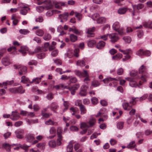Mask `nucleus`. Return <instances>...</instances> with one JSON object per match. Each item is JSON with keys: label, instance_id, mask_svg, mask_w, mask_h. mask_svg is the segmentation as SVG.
Wrapping results in <instances>:
<instances>
[{"label": "nucleus", "instance_id": "48", "mask_svg": "<svg viewBox=\"0 0 152 152\" xmlns=\"http://www.w3.org/2000/svg\"><path fill=\"white\" fill-rule=\"evenodd\" d=\"M76 64L77 66L82 67L85 65V62L82 60H79L77 61Z\"/></svg>", "mask_w": 152, "mask_h": 152}, {"label": "nucleus", "instance_id": "62", "mask_svg": "<svg viewBox=\"0 0 152 152\" xmlns=\"http://www.w3.org/2000/svg\"><path fill=\"white\" fill-rule=\"evenodd\" d=\"M43 138V137L42 135H38L36 137L37 140H34L33 142V144H35L37 143L38 141H40Z\"/></svg>", "mask_w": 152, "mask_h": 152}, {"label": "nucleus", "instance_id": "60", "mask_svg": "<svg viewBox=\"0 0 152 152\" xmlns=\"http://www.w3.org/2000/svg\"><path fill=\"white\" fill-rule=\"evenodd\" d=\"M46 56L45 52H42L37 54V57L39 59H42L44 58Z\"/></svg>", "mask_w": 152, "mask_h": 152}, {"label": "nucleus", "instance_id": "43", "mask_svg": "<svg viewBox=\"0 0 152 152\" xmlns=\"http://www.w3.org/2000/svg\"><path fill=\"white\" fill-rule=\"evenodd\" d=\"M41 79V77H36L32 79V81H31V83H34L35 84H37L39 83Z\"/></svg>", "mask_w": 152, "mask_h": 152}, {"label": "nucleus", "instance_id": "6", "mask_svg": "<svg viewBox=\"0 0 152 152\" xmlns=\"http://www.w3.org/2000/svg\"><path fill=\"white\" fill-rule=\"evenodd\" d=\"M14 68L15 69H18L19 74L20 75L25 74L27 72V67L23 66L19 64H15L13 66Z\"/></svg>", "mask_w": 152, "mask_h": 152}, {"label": "nucleus", "instance_id": "9", "mask_svg": "<svg viewBox=\"0 0 152 152\" xmlns=\"http://www.w3.org/2000/svg\"><path fill=\"white\" fill-rule=\"evenodd\" d=\"M83 73L80 72L78 70H75L74 72L75 74L80 77H83L88 76V74L86 70H83Z\"/></svg>", "mask_w": 152, "mask_h": 152}, {"label": "nucleus", "instance_id": "38", "mask_svg": "<svg viewBox=\"0 0 152 152\" xmlns=\"http://www.w3.org/2000/svg\"><path fill=\"white\" fill-rule=\"evenodd\" d=\"M144 7V5L142 3H140L138 4L137 5H134L132 6V7L134 9H135L136 8L138 10L141 9Z\"/></svg>", "mask_w": 152, "mask_h": 152}, {"label": "nucleus", "instance_id": "29", "mask_svg": "<svg viewBox=\"0 0 152 152\" xmlns=\"http://www.w3.org/2000/svg\"><path fill=\"white\" fill-rule=\"evenodd\" d=\"M56 132V129L54 127H52L49 130L50 134L53 135L50 137V138H53L55 137V136Z\"/></svg>", "mask_w": 152, "mask_h": 152}, {"label": "nucleus", "instance_id": "21", "mask_svg": "<svg viewBox=\"0 0 152 152\" xmlns=\"http://www.w3.org/2000/svg\"><path fill=\"white\" fill-rule=\"evenodd\" d=\"M75 142L73 140L71 141L69 143L68 145L67 146V152H72L73 149V144Z\"/></svg>", "mask_w": 152, "mask_h": 152}, {"label": "nucleus", "instance_id": "42", "mask_svg": "<svg viewBox=\"0 0 152 152\" xmlns=\"http://www.w3.org/2000/svg\"><path fill=\"white\" fill-rule=\"evenodd\" d=\"M63 137L61 135H58L56 143L57 145H60L61 144V141L62 140Z\"/></svg>", "mask_w": 152, "mask_h": 152}, {"label": "nucleus", "instance_id": "47", "mask_svg": "<svg viewBox=\"0 0 152 152\" xmlns=\"http://www.w3.org/2000/svg\"><path fill=\"white\" fill-rule=\"evenodd\" d=\"M148 77V75L147 74H145L144 75H142L140 77L138 78L139 79H140L141 81L143 83L146 82L147 81L146 78Z\"/></svg>", "mask_w": 152, "mask_h": 152}, {"label": "nucleus", "instance_id": "15", "mask_svg": "<svg viewBox=\"0 0 152 152\" xmlns=\"http://www.w3.org/2000/svg\"><path fill=\"white\" fill-rule=\"evenodd\" d=\"M148 71V68L146 66L143 65H141L139 68L138 72L140 74H147Z\"/></svg>", "mask_w": 152, "mask_h": 152}, {"label": "nucleus", "instance_id": "17", "mask_svg": "<svg viewBox=\"0 0 152 152\" xmlns=\"http://www.w3.org/2000/svg\"><path fill=\"white\" fill-rule=\"evenodd\" d=\"M69 31H72L75 34L79 35H81L83 34L82 31L78 30L75 26H73L72 28H70Z\"/></svg>", "mask_w": 152, "mask_h": 152}, {"label": "nucleus", "instance_id": "36", "mask_svg": "<svg viewBox=\"0 0 152 152\" xmlns=\"http://www.w3.org/2000/svg\"><path fill=\"white\" fill-rule=\"evenodd\" d=\"M105 42L103 41H101L99 42L96 45L97 48L99 49L102 48L105 46Z\"/></svg>", "mask_w": 152, "mask_h": 152}, {"label": "nucleus", "instance_id": "30", "mask_svg": "<svg viewBox=\"0 0 152 152\" xmlns=\"http://www.w3.org/2000/svg\"><path fill=\"white\" fill-rule=\"evenodd\" d=\"M27 141L29 142H31L34 139V137L31 134H28L26 136Z\"/></svg>", "mask_w": 152, "mask_h": 152}, {"label": "nucleus", "instance_id": "8", "mask_svg": "<svg viewBox=\"0 0 152 152\" xmlns=\"http://www.w3.org/2000/svg\"><path fill=\"white\" fill-rule=\"evenodd\" d=\"M119 50L120 52L123 53L124 54H127V55L125 56L126 59L127 60L131 58V56L128 55L129 54H132V51L131 49H127L125 50H123L121 49L120 48H119Z\"/></svg>", "mask_w": 152, "mask_h": 152}, {"label": "nucleus", "instance_id": "57", "mask_svg": "<svg viewBox=\"0 0 152 152\" xmlns=\"http://www.w3.org/2000/svg\"><path fill=\"white\" fill-rule=\"evenodd\" d=\"M45 9L44 6H39L36 7V10L39 12H41Z\"/></svg>", "mask_w": 152, "mask_h": 152}, {"label": "nucleus", "instance_id": "13", "mask_svg": "<svg viewBox=\"0 0 152 152\" xmlns=\"http://www.w3.org/2000/svg\"><path fill=\"white\" fill-rule=\"evenodd\" d=\"M88 88V86L83 85L81 87L80 91L79 94L81 96H85L86 95V91Z\"/></svg>", "mask_w": 152, "mask_h": 152}, {"label": "nucleus", "instance_id": "33", "mask_svg": "<svg viewBox=\"0 0 152 152\" xmlns=\"http://www.w3.org/2000/svg\"><path fill=\"white\" fill-rule=\"evenodd\" d=\"M51 35L48 33H46L43 37V39L45 41H49L51 38Z\"/></svg>", "mask_w": 152, "mask_h": 152}, {"label": "nucleus", "instance_id": "55", "mask_svg": "<svg viewBox=\"0 0 152 152\" xmlns=\"http://www.w3.org/2000/svg\"><path fill=\"white\" fill-rule=\"evenodd\" d=\"M54 63L58 66L61 65L62 64L61 60L58 58H56L53 60Z\"/></svg>", "mask_w": 152, "mask_h": 152}, {"label": "nucleus", "instance_id": "49", "mask_svg": "<svg viewBox=\"0 0 152 152\" xmlns=\"http://www.w3.org/2000/svg\"><path fill=\"white\" fill-rule=\"evenodd\" d=\"M48 144L50 147L51 148H54L57 146L56 142L54 140L50 141Z\"/></svg>", "mask_w": 152, "mask_h": 152}, {"label": "nucleus", "instance_id": "61", "mask_svg": "<svg viewBox=\"0 0 152 152\" xmlns=\"http://www.w3.org/2000/svg\"><path fill=\"white\" fill-rule=\"evenodd\" d=\"M100 84L97 81L94 80L92 82L91 85L94 87H96L99 86Z\"/></svg>", "mask_w": 152, "mask_h": 152}, {"label": "nucleus", "instance_id": "45", "mask_svg": "<svg viewBox=\"0 0 152 152\" xmlns=\"http://www.w3.org/2000/svg\"><path fill=\"white\" fill-rule=\"evenodd\" d=\"M123 39L126 43H130L132 41L131 38L129 36L124 37Z\"/></svg>", "mask_w": 152, "mask_h": 152}, {"label": "nucleus", "instance_id": "5", "mask_svg": "<svg viewBox=\"0 0 152 152\" xmlns=\"http://www.w3.org/2000/svg\"><path fill=\"white\" fill-rule=\"evenodd\" d=\"M19 6L20 14L21 15H26L28 11L30 10L27 5L24 3H20L19 4Z\"/></svg>", "mask_w": 152, "mask_h": 152}, {"label": "nucleus", "instance_id": "35", "mask_svg": "<svg viewBox=\"0 0 152 152\" xmlns=\"http://www.w3.org/2000/svg\"><path fill=\"white\" fill-rule=\"evenodd\" d=\"M136 147V145L135 144V142L132 141L130 142L129 145L127 146L126 148L129 149H132L135 148Z\"/></svg>", "mask_w": 152, "mask_h": 152}, {"label": "nucleus", "instance_id": "7", "mask_svg": "<svg viewBox=\"0 0 152 152\" xmlns=\"http://www.w3.org/2000/svg\"><path fill=\"white\" fill-rule=\"evenodd\" d=\"M136 54L140 56H150L151 52L149 50H144L142 49H140L136 52Z\"/></svg>", "mask_w": 152, "mask_h": 152}, {"label": "nucleus", "instance_id": "58", "mask_svg": "<svg viewBox=\"0 0 152 152\" xmlns=\"http://www.w3.org/2000/svg\"><path fill=\"white\" fill-rule=\"evenodd\" d=\"M152 24V22H145L143 24V26L145 28H152V26L151 24Z\"/></svg>", "mask_w": 152, "mask_h": 152}, {"label": "nucleus", "instance_id": "37", "mask_svg": "<svg viewBox=\"0 0 152 152\" xmlns=\"http://www.w3.org/2000/svg\"><path fill=\"white\" fill-rule=\"evenodd\" d=\"M14 145H18V147H17L16 148H14V149L15 150H18L19 149V147H20L21 148H22L26 149V148H27L29 146H28L27 145H26L25 144H23V145H21L20 144H14Z\"/></svg>", "mask_w": 152, "mask_h": 152}, {"label": "nucleus", "instance_id": "26", "mask_svg": "<svg viewBox=\"0 0 152 152\" xmlns=\"http://www.w3.org/2000/svg\"><path fill=\"white\" fill-rule=\"evenodd\" d=\"M96 122V120L95 118L92 117H91L89 119V121L87 122L89 127H92L95 124Z\"/></svg>", "mask_w": 152, "mask_h": 152}, {"label": "nucleus", "instance_id": "63", "mask_svg": "<svg viewBox=\"0 0 152 152\" xmlns=\"http://www.w3.org/2000/svg\"><path fill=\"white\" fill-rule=\"evenodd\" d=\"M17 88V93H20L21 94L25 92V90L23 89L22 86H20Z\"/></svg>", "mask_w": 152, "mask_h": 152}, {"label": "nucleus", "instance_id": "25", "mask_svg": "<svg viewBox=\"0 0 152 152\" xmlns=\"http://www.w3.org/2000/svg\"><path fill=\"white\" fill-rule=\"evenodd\" d=\"M107 19L103 17H99L97 18V23L99 24H102L106 22Z\"/></svg>", "mask_w": 152, "mask_h": 152}, {"label": "nucleus", "instance_id": "24", "mask_svg": "<svg viewBox=\"0 0 152 152\" xmlns=\"http://www.w3.org/2000/svg\"><path fill=\"white\" fill-rule=\"evenodd\" d=\"M13 82L14 81L13 80H8L5 82H3L2 83H0V85L2 87H4V88H7L6 86L11 85L13 83Z\"/></svg>", "mask_w": 152, "mask_h": 152}, {"label": "nucleus", "instance_id": "2", "mask_svg": "<svg viewBox=\"0 0 152 152\" xmlns=\"http://www.w3.org/2000/svg\"><path fill=\"white\" fill-rule=\"evenodd\" d=\"M79 49H75L74 50L72 49L68 50L66 53L64 54V58H70L75 56L76 57H79Z\"/></svg>", "mask_w": 152, "mask_h": 152}, {"label": "nucleus", "instance_id": "56", "mask_svg": "<svg viewBox=\"0 0 152 152\" xmlns=\"http://www.w3.org/2000/svg\"><path fill=\"white\" fill-rule=\"evenodd\" d=\"M19 32L21 34L26 35L28 34L29 31L26 29H20L19 30Z\"/></svg>", "mask_w": 152, "mask_h": 152}, {"label": "nucleus", "instance_id": "4", "mask_svg": "<svg viewBox=\"0 0 152 152\" xmlns=\"http://www.w3.org/2000/svg\"><path fill=\"white\" fill-rule=\"evenodd\" d=\"M60 88L63 89L67 88L71 91V93L72 95L75 94V91L77 90L80 87V85L78 84H76L74 85L71 87H68L67 86H64L63 84H61L60 85Z\"/></svg>", "mask_w": 152, "mask_h": 152}, {"label": "nucleus", "instance_id": "40", "mask_svg": "<svg viewBox=\"0 0 152 152\" xmlns=\"http://www.w3.org/2000/svg\"><path fill=\"white\" fill-rule=\"evenodd\" d=\"M3 148H5L7 151H10L11 145L7 143H4L2 145Z\"/></svg>", "mask_w": 152, "mask_h": 152}, {"label": "nucleus", "instance_id": "20", "mask_svg": "<svg viewBox=\"0 0 152 152\" xmlns=\"http://www.w3.org/2000/svg\"><path fill=\"white\" fill-rule=\"evenodd\" d=\"M122 106L124 109L125 110H129L132 107V105L127 102H124L122 104Z\"/></svg>", "mask_w": 152, "mask_h": 152}, {"label": "nucleus", "instance_id": "54", "mask_svg": "<svg viewBox=\"0 0 152 152\" xmlns=\"http://www.w3.org/2000/svg\"><path fill=\"white\" fill-rule=\"evenodd\" d=\"M70 110L71 112H73L72 113V115H74L75 113H77L78 111V109L76 107H72L70 108Z\"/></svg>", "mask_w": 152, "mask_h": 152}, {"label": "nucleus", "instance_id": "51", "mask_svg": "<svg viewBox=\"0 0 152 152\" xmlns=\"http://www.w3.org/2000/svg\"><path fill=\"white\" fill-rule=\"evenodd\" d=\"M63 105L65 108L63 110V112H64L68 108L69 103L68 102L64 101Z\"/></svg>", "mask_w": 152, "mask_h": 152}, {"label": "nucleus", "instance_id": "50", "mask_svg": "<svg viewBox=\"0 0 152 152\" xmlns=\"http://www.w3.org/2000/svg\"><path fill=\"white\" fill-rule=\"evenodd\" d=\"M124 123L123 121H120L118 122L117 124V128L119 129H123Z\"/></svg>", "mask_w": 152, "mask_h": 152}, {"label": "nucleus", "instance_id": "11", "mask_svg": "<svg viewBox=\"0 0 152 152\" xmlns=\"http://www.w3.org/2000/svg\"><path fill=\"white\" fill-rule=\"evenodd\" d=\"M53 3L55 8L58 9H61L62 7L65 6L66 4V2H58L55 1H53Z\"/></svg>", "mask_w": 152, "mask_h": 152}, {"label": "nucleus", "instance_id": "16", "mask_svg": "<svg viewBox=\"0 0 152 152\" xmlns=\"http://www.w3.org/2000/svg\"><path fill=\"white\" fill-rule=\"evenodd\" d=\"M2 63L4 66H7L11 64V61L8 57H6L3 58L2 59Z\"/></svg>", "mask_w": 152, "mask_h": 152}, {"label": "nucleus", "instance_id": "19", "mask_svg": "<svg viewBox=\"0 0 152 152\" xmlns=\"http://www.w3.org/2000/svg\"><path fill=\"white\" fill-rule=\"evenodd\" d=\"M95 30V28L92 27L91 28H89L87 29L86 33L88 34V37H92L94 36L93 32Z\"/></svg>", "mask_w": 152, "mask_h": 152}, {"label": "nucleus", "instance_id": "28", "mask_svg": "<svg viewBox=\"0 0 152 152\" xmlns=\"http://www.w3.org/2000/svg\"><path fill=\"white\" fill-rule=\"evenodd\" d=\"M21 78V82H22L24 83H31V81L28 78L26 77L25 76H22Z\"/></svg>", "mask_w": 152, "mask_h": 152}, {"label": "nucleus", "instance_id": "41", "mask_svg": "<svg viewBox=\"0 0 152 152\" xmlns=\"http://www.w3.org/2000/svg\"><path fill=\"white\" fill-rule=\"evenodd\" d=\"M35 33L39 37H42L44 34V31L42 29H38Z\"/></svg>", "mask_w": 152, "mask_h": 152}, {"label": "nucleus", "instance_id": "23", "mask_svg": "<svg viewBox=\"0 0 152 152\" xmlns=\"http://www.w3.org/2000/svg\"><path fill=\"white\" fill-rule=\"evenodd\" d=\"M68 13L67 12H66L63 14L59 15L58 16V18L64 20L65 21H66L68 19Z\"/></svg>", "mask_w": 152, "mask_h": 152}, {"label": "nucleus", "instance_id": "31", "mask_svg": "<svg viewBox=\"0 0 152 152\" xmlns=\"http://www.w3.org/2000/svg\"><path fill=\"white\" fill-rule=\"evenodd\" d=\"M127 11V9L126 7H121L118 10V13L120 15H123L125 14Z\"/></svg>", "mask_w": 152, "mask_h": 152}, {"label": "nucleus", "instance_id": "3", "mask_svg": "<svg viewBox=\"0 0 152 152\" xmlns=\"http://www.w3.org/2000/svg\"><path fill=\"white\" fill-rule=\"evenodd\" d=\"M125 79L129 81V85L131 87L134 88L138 87L139 88H141L140 86L142 84V82L141 80L139 81L138 84L135 80L134 78L128 77L125 78Z\"/></svg>", "mask_w": 152, "mask_h": 152}, {"label": "nucleus", "instance_id": "39", "mask_svg": "<svg viewBox=\"0 0 152 152\" xmlns=\"http://www.w3.org/2000/svg\"><path fill=\"white\" fill-rule=\"evenodd\" d=\"M70 40L72 42H75L77 40V37L73 34H71L69 35Z\"/></svg>", "mask_w": 152, "mask_h": 152}, {"label": "nucleus", "instance_id": "44", "mask_svg": "<svg viewBox=\"0 0 152 152\" xmlns=\"http://www.w3.org/2000/svg\"><path fill=\"white\" fill-rule=\"evenodd\" d=\"M123 56L120 53H118L115 56L112 57V59L114 60H118L121 58Z\"/></svg>", "mask_w": 152, "mask_h": 152}, {"label": "nucleus", "instance_id": "53", "mask_svg": "<svg viewBox=\"0 0 152 152\" xmlns=\"http://www.w3.org/2000/svg\"><path fill=\"white\" fill-rule=\"evenodd\" d=\"M80 127L81 128H84L86 127H89V125L87 123L85 122H81L80 123Z\"/></svg>", "mask_w": 152, "mask_h": 152}, {"label": "nucleus", "instance_id": "34", "mask_svg": "<svg viewBox=\"0 0 152 152\" xmlns=\"http://www.w3.org/2000/svg\"><path fill=\"white\" fill-rule=\"evenodd\" d=\"M16 50V48L14 46H11L7 49L8 52H12V53L13 54H15L17 53Z\"/></svg>", "mask_w": 152, "mask_h": 152}, {"label": "nucleus", "instance_id": "52", "mask_svg": "<svg viewBox=\"0 0 152 152\" xmlns=\"http://www.w3.org/2000/svg\"><path fill=\"white\" fill-rule=\"evenodd\" d=\"M95 43L96 42L94 40H89L88 42V45L89 47L91 48L94 45Z\"/></svg>", "mask_w": 152, "mask_h": 152}, {"label": "nucleus", "instance_id": "10", "mask_svg": "<svg viewBox=\"0 0 152 152\" xmlns=\"http://www.w3.org/2000/svg\"><path fill=\"white\" fill-rule=\"evenodd\" d=\"M109 36L112 42H116L118 39V37L117 33H112L109 34Z\"/></svg>", "mask_w": 152, "mask_h": 152}, {"label": "nucleus", "instance_id": "27", "mask_svg": "<svg viewBox=\"0 0 152 152\" xmlns=\"http://www.w3.org/2000/svg\"><path fill=\"white\" fill-rule=\"evenodd\" d=\"M120 27V24L118 22H115L113 24L112 28L115 31H116Z\"/></svg>", "mask_w": 152, "mask_h": 152}, {"label": "nucleus", "instance_id": "18", "mask_svg": "<svg viewBox=\"0 0 152 152\" xmlns=\"http://www.w3.org/2000/svg\"><path fill=\"white\" fill-rule=\"evenodd\" d=\"M119 77L112 78L111 77H108L105 78L102 80L104 83L106 85H107L111 81H113L114 80H118Z\"/></svg>", "mask_w": 152, "mask_h": 152}, {"label": "nucleus", "instance_id": "14", "mask_svg": "<svg viewBox=\"0 0 152 152\" xmlns=\"http://www.w3.org/2000/svg\"><path fill=\"white\" fill-rule=\"evenodd\" d=\"M24 131L23 129H18L16 130L15 133L17 138L21 139L23 137Z\"/></svg>", "mask_w": 152, "mask_h": 152}, {"label": "nucleus", "instance_id": "59", "mask_svg": "<svg viewBox=\"0 0 152 152\" xmlns=\"http://www.w3.org/2000/svg\"><path fill=\"white\" fill-rule=\"evenodd\" d=\"M138 74V72L137 70H132L130 72V75L131 77H135Z\"/></svg>", "mask_w": 152, "mask_h": 152}, {"label": "nucleus", "instance_id": "32", "mask_svg": "<svg viewBox=\"0 0 152 152\" xmlns=\"http://www.w3.org/2000/svg\"><path fill=\"white\" fill-rule=\"evenodd\" d=\"M58 106L56 103L53 102L51 104L50 108L52 110L55 111L58 108Z\"/></svg>", "mask_w": 152, "mask_h": 152}, {"label": "nucleus", "instance_id": "1", "mask_svg": "<svg viewBox=\"0 0 152 152\" xmlns=\"http://www.w3.org/2000/svg\"><path fill=\"white\" fill-rule=\"evenodd\" d=\"M53 1L51 0H35V2L38 5L44 3L45 9L48 10L52 8L53 6Z\"/></svg>", "mask_w": 152, "mask_h": 152}, {"label": "nucleus", "instance_id": "46", "mask_svg": "<svg viewBox=\"0 0 152 152\" xmlns=\"http://www.w3.org/2000/svg\"><path fill=\"white\" fill-rule=\"evenodd\" d=\"M80 109L81 115H83L86 113V109L83 105H81V106L80 107Z\"/></svg>", "mask_w": 152, "mask_h": 152}, {"label": "nucleus", "instance_id": "64", "mask_svg": "<svg viewBox=\"0 0 152 152\" xmlns=\"http://www.w3.org/2000/svg\"><path fill=\"white\" fill-rule=\"evenodd\" d=\"M70 129L71 131L73 132H77L79 130L78 128L76 126H72L70 127Z\"/></svg>", "mask_w": 152, "mask_h": 152}, {"label": "nucleus", "instance_id": "12", "mask_svg": "<svg viewBox=\"0 0 152 152\" xmlns=\"http://www.w3.org/2000/svg\"><path fill=\"white\" fill-rule=\"evenodd\" d=\"M20 118V114L16 111L12 112L10 118L12 120L15 121L19 119Z\"/></svg>", "mask_w": 152, "mask_h": 152}, {"label": "nucleus", "instance_id": "22", "mask_svg": "<svg viewBox=\"0 0 152 152\" xmlns=\"http://www.w3.org/2000/svg\"><path fill=\"white\" fill-rule=\"evenodd\" d=\"M28 50V49L27 47L23 46L21 47L20 49L18 51L23 55H25Z\"/></svg>", "mask_w": 152, "mask_h": 152}]
</instances>
